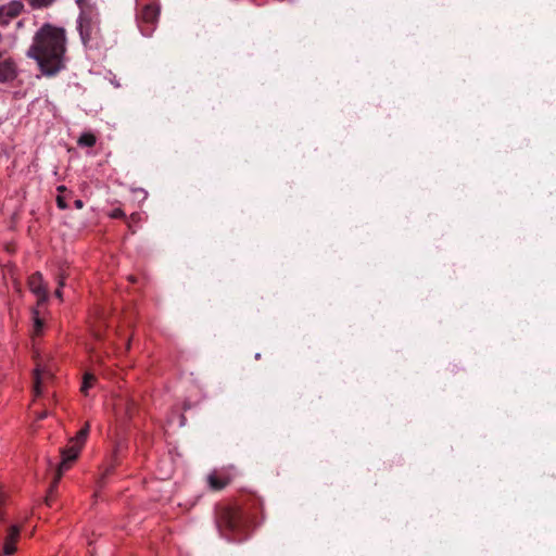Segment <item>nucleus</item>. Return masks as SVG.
<instances>
[{"label": "nucleus", "instance_id": "1", "mask_svg": "<svg viewBox=\"0 0 556 556\" xmlns=\"http://www.w3.org/2000/svg\"><path fill=\"white\" fill-rule=\"evenodd\" d=\"M66 43L65 29L46 23L36 31L26 55L37 62L45 76L51 77L66 66Z\"/></svg>", "mask_w": 556, "mask_h": 556}, {"label": "nucleus", "instance_id": "2", "mask_svg": "<svg viewBox=\"0 0 556 556\" xmlns=\"http://www.w3.org/2000/svg\"><path fill=\"white\" fill-rule=\"evenodd\" d=\"M217 529L229 541H243L248 536L249 520L244 513L233 505H222L216 510Z\"/></svg>", "mask_w": 556, "mask_h": 556}, {"label": "nucleus", "instance_id": "3", "mask_svg": "<svg viewBox=\"0 0 556 556\" xmlns=\"http://www.w3.org/2000/svg\"><path fill=\"white\" fill-rule=\"evenodd\" d=\"M78 31L83 45L87 48H99L103 41L100 28V17L96 8H89L80 12Z\"/></svg>", "mask_w": 556, "mask_h": 556}, {"label": "nucleus", "instance_id": "4", "mask_svg": "<svg viewBox=\"0 0 556 556\" xmlns=\"http://www.w3.org/2000/svg\"><path fill=\"white\" fill-rule=\"evenodd\" d=\"M160 17V7L156 3H149L142 7L137 14V23L141 34L146 37L152 35Z\"/></svg>", "mask_w": 556, "mask_h": 556}, {"label": "nucleus", "instance_id": "5", "mask_svg": "<svg viewBox=\"0 0 556 556\" xmlns=\"http://www.w3.org/2000/svg\"><path fill=\"white\" fill-rule=\"evenodd\" d=\"M80 448H81L80 445L71 443L70 446H67L61 451L62 460L58 467V471L55 473V478H54L53 484L50 490L51 492L56 486L63 472L68 469V467H70L68 464L77 458Z\"/></svg>", "mask_w": 556, "mask_h": 556}, {"label": "nucleus", "instance_id": "6", "mask_svg": "<svg viewBox=\"0 0 556 556\" xmlns=\"http://www.w3.org/2000/svg\"><path fill=\"white\" fill-rule=\"evenodd\" d=\"M29 290L37 296L38 303H45L48 300V288L40 273L33 274L28 279Z\"/></svg>", "mask_w": 556, "mask_h": 556}, {"label": "nucleus", "instance_id": "7", "mask_svg": "<svg viewBox=\"0 0 556 556\" xmlns=\"http://www.w3.org/2000/svg\"><path fill=\"white\" fill-rule=\"evenodd\" d=\"M235 475L227 470H215L207 476V483L213 491L225 489L233 479Z\"/></svg>", "mask_w": 556, "mask_h": 556}, {"label": "nucleus", "instance_id": "8", "mask_svg": "<svg viewBox=\"0 0 556 556\" xmlns=\"http://www.w3.org/2000/svg\"><path fill=\"white\" fill-rule=\"evenodd\" d=\"M17 77V65L12 59L0 62V83H9Z\"/></svg>", "mask_w": 556, "mask_h": 556}, {"label": "nucleus", "instance_id": "9", "mask_svg": "<svg viewBox=\"0 0 556 556\" xmlns=\"http://www.w3.org/2000/svg\"><path fill=\"white\" fill-rule=\"evenodd\" d=\"M18 536L20 528L17 526H11L3 543L4 555H12L16 551L15 544L18 540Z\"/></svg>", "mask_w": 556, "mask_h": 556}, {"label": "nucleus", "instance_id": "10", "mask_svg": "<svg viewBox=\"0 0 556 556\" xmlns=\"http://www.w3.org/2000/svg\"><path fill=\"white\" fill-rule=\"evenodd\" d=\"M51 377L50 371L47 368H41L39 365L34 370V392L36 396L41 394V383L42 381Z\"/></svg>", "mask_w": 556, "mask_h": 556}, {"label": "nucleus", "instance_id": "11", "mask_svg": "<svg viewBox=\"0 0 556 556\" xmlns=\"http://www.w3.org/2000/svg\"><path fill=\"white\" fill-rule=\"evenodd\" d=\"M23 3L21 1H11L8 5L1 8V14L8 17H15L23 11Z\"/></svg>", "mask_w": 556, "mask_h": 556}, {"label": "nucleus", "instance_id": "12", "mask_svg": "<svg viewBox=\"0 0 556 556\" xmlns=\"http://www.w3.org/2000/svg\"><path fill=\"white\" fill-rule=\"evenodd\" d=\"M97 142V138L92 132L86 131L80 135L77 140L79 147L92 148Z\"/></svg>", "mask_w": 556, "mask_h": 556}, {"label": "nucleus", "instance_id": "13", "mask_svg": "<svg viewBox=\"0 0 556 556\" xmlns=\"http://www.w3.org/2000/svg\"><path fill=\"white\" fill-rule=\"evenodd\" d=\"M90 430V425L87 422L76 434L75 438L71 440V443H75L77 445H80V447L84 445L88 433Z\"/></svg>", "mask_w": 556, "mask_h": 556}, {"label": "nucleus", "instance_id": "14", "mask_svg": "<svg viewBox=\"0 0 556 556\" xmlns=\"http://www.w3.org/2000/svg\"><path fill=\"white\" fill-rule=\"evenodd\" d=\"M96 380H97V378L94 375H92L90 372H86L84 375V380H83V384L80 388L81 392L87 395L88 390L94 386Z\"/></svg>", "mask_w": 556, "mask_h": 556}, {"label": "nucleus", "instance_id": "15", "mask_svg": "<svg viewBox=\"0 0 556 556\" xmlns=\"http://www.w3.org/2000/svg\"><path fill=\"white\" fill-rule=\"evenodd\" d=\"M34 325H33V332L36 336H40L43 329V321L39 318V314L37 311L34 312Z\"/></svg>", "mask_w": 556, "mask_h": 556}, {"label": "nucleus", "instance_id": "16", "mask_svg": "<svg viewBox=\"0 0 556 556\" xmlns=\"http://www.w3.org/2000/svg\"><path fill=\"white\" fill-rule=\"evenodd\" d=\"M33 9H43L52 5L55 0H27Z\"/></svg>", "mask_w": 556, "mask_h": 556}, {"label": "nucleus", "instance_id": "17", "mask_svg": "<svg viewBox=\"0 0 556 556\" xmlns=\"http://www.w3.org/2000/svg\"><path fill=\"white\" fill-rule=\"evenodd\" d=\"M65 285V277L63 275H60L59 276V280H58V289L55 290L54 292V295L60 300L62 301L63 300V293H62V288L64 287Z\"/></svg>", "mask_w": 556, "mask_h": 556}, {"label": "nucleus", "instance_id": "18", "mask_svg": "<svg viewBox=\"0 0 556 556\" xmlns=\"http://www.w3.org/2000/svg\"><path fill=\"white\" fill-rule=\"evenodd\" d=\"M76 3L80 8V12H83V10H87L89 8H94L92 4H90V0H76Z\"/></svg>", "mask_w": 556, "mask_h": 556}, {"label": "nucleus", "instance_id": "19", "mask_svg": "<svg viewBox=\"0 0 556 556\" xmlns=\"http://www.w3.org/2000/svg\"><path fill=\"white\" fill-rule=\"evenodd\" d=\"M56 204H58V207L61 210L67 208V203H66L65 197L62 194H58Z\"/></svg>", "mask_w": 556, "mask_h": 556}, {"label": "nucleus", "instance_id": "20", "mask_svg": "<svg viewBox=\"0 0 556 556\" xmlns=\"http://www.w3.org/2000/svg\"><path fill=\"white\" fill-rule=\"evenodd\" d=\"M110 217L112 218H123L125 217V213L122 208H114L111 213H110Z\"/></svg>", "mask_w": 556, "mask_h": 556}, {"label": "nucleus", "instance_id": "21", "mask_svg": "<svg viewBox=\"0 0 556 556\" xmlns=\"http://www.w3.org/2000/svg\"><path fill=\"white\" fill-rule=\"evenodd\" d=\"M74 206L77 208V210H80L83 208L84 206V202L80 200V199H77L74 201Z\"/></svg>", "mask_w": 556, "mask_h": 556}, {"label": "nucleus", "instance_id": "22", "mask_svg": "<svg viewBox=\"0 0 556 556\" xmlns=\"http://www.w3.org/2000/svg\"><path fill=\"white\" fill-rule=\"evenodd\" d=\"M56 190H58L59 194H62L63 192H65V191H66V187H65V186H63V185H61V186H59V187L56 188Z\"/></svg>", "mask_w": 556, "mask_h": 556}, {"label": "nucleus", "instance_id": "23", "mask_svg": "<svg viewBox=\"0 0 556 556\" xmlns=\"http://www.w3.org/2000/svg\"><path fill=\"white\" fill-rule=\"evenodd\" d=\"M122 446H123L122 443H117L115 452L117 453L122 448Z\"/></svg>", "mask_w": 556, "mask_h": 556}, {"label": "nucleus", "instance_id": "24", "mask_svg": "<svg viewBox=\"0 0 556 556\" xmlns=\"http://www.w3.org/2000/svg\"><path fill=\"white\" fill-rule=\"evenodd\" d=\"M46 416H47V413H42V414H40V415H39V417H38V418H39V419H42V418H45Z\"/></svg>", "mask_w": 556, "mask_h": 556}, {"label": "nucleus", "instance_id": "25", "mask_svg": "<svg viewBox=\"0 0 556 556\" xmlns=\"http://www.w3.org/2000/svg\"><path fill=\"white\" fill-rule=\"evenodd\" d=\"M255 358H256V359H260V358H261V354H260V353H256V354H255Z\"/></svg>", "mask_w": 556, "mask_h": 556}]
</instances>
